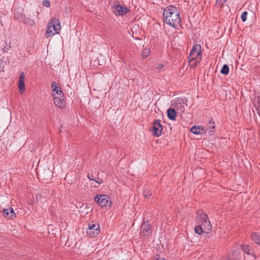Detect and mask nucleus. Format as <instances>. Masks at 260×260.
<instances>
[{"instance_id":"14","label":"nucleus","mask_w":260,"mask_h":260,"mask_svg":"<svg viewBox=\"0 0 260 260\" xmlns=\"http://www.w3.org/2000/svg\"><path fill=\"white\" fill-rule=\"evenodd\" d=\"M3 215L4 217L10 219H13L16 216V214L14 212L13 209L12 208L4 209L3 210Z\"/></svg>"},{"instance_id":"11","label":"nucleus","mask_w":260,"mask_h":260,"mask_svg":"<svg viewBox=\"0 0 260 260\" xmlns=\"http://www.w3.org/2000/svg\"><path fill=\"white\" fill-rule=\"evenodd\" d=\"M129 9L126 7L122 6L121 5H117L113 8V11L116 15L122 16L125 14Z\"/></svg>"},{"instance_id":"23","label":"nucleus","mask_w":260,"mask_h":260,"mask_svg":"<svg viewBox=\"0 0 260 260\" xmlns=\"http://www.w3.org/2000/svg\"><path fill=\"white\" fill-rule=\"evenodd\" d=\"M150 53V50L148 48H145L142 52V57L143 58H146Z\"/></svg>"},{"instance_id":"15","label":"nucleus","mask_w":260,"mask_h":260,"mask_svg":"<svg viewBox=\"0 0 260 260\" xmlns=\"http://www.w3.org/2000/svg\"><path fill=\"white\" fill-rule=\"evenodd\" d=\"M51 88L52 89V93H55L56 94H59V96H62L63 94L61 88L55 82H53L51 84Z\"/></svg>"},{"instance_id":"5","label":"nucleus","mask_w":260,"mask_h":260,"mask_svg":"<svg viewBox=\"0 0 260 260\" xmlns=\"http://www.w3.org/2000/svg\"><path fill=\"white\" fill-rule=\"evenodd\" d=\"M94 201L102 207H110L111 205V202L109 200L108 196L105 194L96 196L94 198Z\"/></svg>"},{"instance_id":"16","label":"nucleus","mask_w":260,"mask_h":260,"mask_svg":"<svg viewBox=\"0 0 260 260\" xmlns=\"http://www.w3.org/2000/svg\"><path fill=\"white\" fill-rule=\"evenodd\" d=\"M205 131L210 134L215 131V123L212 118H210L208 123V128H206Z\"/></svg>"},{"instance_id":"6","label":"nucleus","mask_w":260,"mask_h":260,"mask_svg":"<svg viewBox=\"0 0 260 260\" xmlns=\"http://www.w3.org/2000/svg\"><path fill=\"white\" fill-rule=\"evenodd\" d=\"M162 131V126L160 124V121L159 119H155L153 122V127L151 131L153 136L159 137L161 135Z\"/></svg>"},{"instance_id":"31","label":"nucleus","mask_w":260,"mask_h":260,"mask_svg":"<svg viewBox=\"0 0 260 260\" xmlns=\"http://www.w3.org/2000/svg\"><path fill=\"white\" fill-rule=\"evenodd\" d=\"M95 182L96 183H98V184H100L103 183V181L101 179H100L99 178H98V180H95Z\"/></svg>"},{"instance_id":"32","label":"nucleus","mask_w":260,"mask_h":260,"mask_svg":"<svg viewBox=\"0 0 260 260\" xmlns=\"http://www.w3.org/2000/svg\"><path fill=\"white\" fill-rule=\"evenodd\" d=\"M52 96L54 99L55 97H58L59 94H55V93H52Z\"/></svg>"},{"instance_id":"8","label":"nucleus","mask_w":260,"mask_h":260,"mask_svg":"<svg viewBox=\"0 0 260 260\" xmlns=\"http://www.w3.org/2000/svg\"><path fill=\"white\" fill-rule=\"evenodd\" d=\"M173 105L180 112H183L185 110L184 106H187L186 101L182 99H176L173 103Z\"/></svg>"},{"instance_id":"34","label":"nucleus","mask_w":260,"mask_h":260,"mask_svg":"<svg viewBox=\"0 0 260 260\" xmlns=\"http://www.w3.org/2000/svg\"><path fill=\"white\" fill-rule=\"evenodd\" d=\"M157 260H166V259H165L164 258H160V259L158 258Z\"/></svg>"},{"instance_id":"30","label":"nucleus","mask_w":260,"mask_h":260,"mask_svg":"<svg viewBox=\"0 0 260 260\" xmlns=\"http://www.w3.org/2000/svg\"><path fill=\"white\" fill-rule=\"evenodd\" d=\"M151 196V193H149V192L146 193L145 191L144 192V196L145 198H149V197Z\"/></svg>"},{"instance_id":"29","label":"nucleus","mask_w":260,"mask_h":260,"mask_svg":"<svg viewBox=\"0 0 260 260\" xmlns=\"http://www.w3.org/2000/svg\"><path fill=\"white\" fill-rule=\"evenodd\" d=\"M88 178H89V179L91 180H95V178L94 177V176L92 174H88Z\"/></svg>"},{"instance_id":"7","label":"nucleus","mask_w":260,"mask_h":260,"mask_svg":"<svg viewBox=\"0 0 260 260\" xmlns=\"http://www.w3.org/2000/svg\"><path fill=\"white\" fill-rule=\"evenodd\" d=\"M141 235L144 236H148L151 233L150 224L148 221H144L141 225L140 231Z\"/></svg>"},{"instance_id":"4","label":"nucleus","mask_w":260,"mask_h":260,"mask_svg":"<svg viewBox=\"0 0 260 260\" xmlns=\"http://www.w3.org/2000/svg\"><path fill=\"white\" fill-rule=\"evenodd\" d=\"M100 232V225L96 223L91 222L88 224L87 234L90 238L95 237Z\"/></svg>"},{"instance_id":"9","label":"nucleus","mask_w":260,"mask_h":260,"mask_svg":"<svg viewBox=\"0 0 260 260\" xmlns=\"http://www.w3.org/2000/svg\"><path fill=\"white\" fill-rule=\"evenodd\" d=\"M241 247L242 250L246 254V255L251 257V259L250 260L255 259L256 256L255 254V251L252 247L249 245H242Z\"/></svg>"},{"instance_id":"19","label":"nucleus","mask_w":260,"mask_h":260,"mask_svg":"<svg viewBox=\"0 0 260 260\" xmlns=\"http://www.w3.org/2000/svg\"><path fill=\"white\" fill-rule=\"evenodd\" d=\"M205 127L202 126H193L190 128V132L196 135H199L201 134L200 131H204Z\"/></svg>"},{"instance_id":"12","label":"nucleus","mask_w":260,"mask_h":260,"mask_svg":"<svg viewBox=\"0 0 260 260\" xmlns=\"http://www.w3.org/2000/svg\"><path fill=\"white\" fill-rule=\"evenodd\" d=\"M63 94L62 96H58V97H55L54 99V104L59 108H63L66 106V102L63 98Z\"/></svg>"},{"instance_id":"28","label":"nucleus","mask_w":260,"mask_h":260,"mask_svg":"<svg viewBox=\"0 0 260 260\" xmlns=\"http://www.w3.org/2000/svg\"><path fill=\"white\" fill-rule=\"evenodd\" d=\"M164 67V64L161 63L158 64L157 67H156V69H157L159 71H160Z\"/></svg>"},{"instance_id":"26","label":"nucleus","mask_w":260,"mask_h":260,"mask_svg":"<svg viewBox=\"0 0 260 260\" xmlns=\"http://www.w3.org/2000/svg\"><path fill=\"white\" fill-rule=\"evenodd\" d=\"M42 5L43 6L48 8L50 6V3L48 0H44L43 1Z\"/></svg>"},{"instance_id":"24","label":"nucleus","mask_w":260,"mask_h":260,"mask_svg":"<svg viewBox=\"0 0 260 260\" xmlns=\"http://www.w3.org/2000/svg\"><path fill=\"white\" fill-rule=\"evenodd\" d=\"M25 21H25L26 23H27V24H28L30 25H34L35 24V21L33 19H32L31 18H27L26 19Z\"/></svg>"},{"instance_id":"17","label":"nucleus","mask_w":260,"mask_h":260,"mask_svg":"<svg viewBox=\"0 0 260 260\" xmlns=\"http://www.w3.org/2000/svg\"><path fill=\"white\" fill-rule=\"evenodd\" d=\"M167 115L170 120H175L176 117V112L174 109L169 108L167 110Z\"/></svg>"},{"instance_id":"13","label":"nucleus","mask_w":260,"mask_h":260,"mask_svg":"<svg viewBox=\"0 0 260 260\" xmlns=\"http://www.w3.org/2000/svg\"><path fill=\"white\" fill-rule=\"evenodd\" d=\"M25 75L24 73L22 72L20 73L19 80H18V88L21 92H22L25 90V86L24 84V79H25Z\"/></svg>"},{"instance_id":"22","label":"nucleus","mask_w":260,"mask_h":260,"mask_svg":"<svg viewBox=\"0 0 260 260\" xmlns=\"http://www.w3.org/2000/svg\"><path fill=\"white\" fill-rule=\"evenodd\" d=\"M229 72V67L227 64H224L220 71V73L223 75H228Z\"/></svg>"},{"instance_id":"25","label":"nucleus","mask_w":260,"mask_h":260,"mask_svg":"<svg viewBox=\"0 0 260 260\" xmlns=\"http://www.w3.org/2000/svg\"><path fill=\"white\" fill-rule=\"evenodd\" d=\"M247 12L246 11L243 12L242 13L241 18L243 22H245L247 19Z\"/></svg>"},{"instance_id":"27","label":"nucleus","mask_w":260,"mask_h":260,"mask_svg":"<svg viewBox=\"0 0 260 260\" xmlns=\"http://www.w3.org/2000/svg\"><path fill=\"white\" fill-rule=\"evenodd\" d=\"M226 0H217L216 4L218 6H222Z\"/></svg>"},{"instance_id":"21","label":"nucleus","mask_w":260,"mask_h":260,"mask_svg":"<svg viewBox=\"0 0 260 260\" xmlns=\"http://www.w3.org/2000/svg\"><path fill=\"white\" fill-rule=\"evenodd\" d=\"M55 34H53V29L48 24L47 29L46 30V35L47 37H51Z\"/></svg>"},{"instance_id":"20","label":"nucleus","mask_w":260,"mask_h":260,"mask_svg":"<svg viewBox=\"0 0 260 260\" xmlns=\"http://www.w3.org/2000/svg\"><path fill=\"white\" fill-rule=\"evenodd\" d=\"M252 240L256 243L260 245V234L253 233L251 236Z\"/></svg>"},{"instance_id":"2","label":"nucleus","mask_w":260,"mask_h":260,"mask_svg":"<svg viewBox=\"0 0 260 260\" xmlns=\"http://www.w3.org/2000/svg\"><path fill=\"white\" fill-rule=\"evenodd\" d=\"M189 64L191 68H196L202 58L201 46L195 45L191 50L189 55Z\"/></svg>"},{"instance_id":"10","label":"nucleus","mask_w":260,"mask_h":260,"mask_svg":"<svg viewBox=\"0 0 260 260\" xmlns=\"http://www.w3.org/2000/svg\"><path fill=\"white\" fill-rule=\"evenodd\" d=\"M53 29V34H59L58 31L60 29V21L56 18H53L51 21L48 23Z\"/></svg>"},{"instance_id":"1","label":"nucleus","mask_w":260,"mask_h":260,"mask_svg":"<svg viewBox=\"0 0 260 260\" xmlns=\"http://www.w3.org/2000/svg\"><path fill=\"white\" fill-rule=\"evenodd\" d=\"M163 19L164 23L174 28L180 26L181 22L180 13L173 5H170L164 10Z\"/></svg>"},{"instance_id":"18","label":"nucleus","mask_w":260,"mask_h":260,"mask_svg":"<svg viewBox=\"0 0 260 260\" xmlns=\"http://www.w3.org/2000/svg\"><path fill=\"white\" fill-rule=\"evenodd\" d=\"M194 231L196 233L201 235L204 233H207V230H205V227L203 224L197 225L195 226Z\"/></svg>"},{"instance_id":"3","label":"nucleus","mask_w":260,"mask_h":260,"mask_svg":"<svg viewBox=\"0 0 260 260\" xmlns=\"http://www.w3.org/2000/svg\"><path fill=\"white\" fill-rule=\"evenodd\" d=\"M197 215L199 222L204 226L207 233H209L211 230L212 226L207 215L202 210L197 212Z\"/></svg>"},{"instance_id":"33","label":"nucleus","mask_w":260,"mask_h":260,"mask_svg":"<svg viewBox=\"0 0 260 260\" xmlns=\"http://www.w3.org/2000/svg\"><path fill=\"white\" fill-rule=\"evenodd\" d=\"M245 259L250 260L251 259V257L248 256L247 255H246L245 256Z\"/></svg>"}]
</instances>
